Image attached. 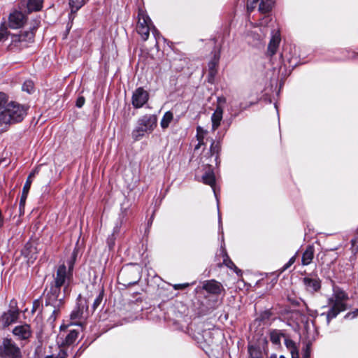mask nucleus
<instances>
[{
  "instance_id": "8fccbe9b",
  "label": "nucleus",
  "mask_w": 358,
  "mask_h": 358,
  "mask_svg": "<svg viewBox=\"0 0 358 358\" xmlns=\"http://www.w3.org/2000/svg\"><path fill=\"white\" fill-rule=\"evenodd\" d=\"M249 352H250V356H251L252 358H261V357L257 355V352H256V355H254V353L251 350V349H249Z\"/></svg>"
},
{
  "instance_id": "72a5a7b5",
  "label": "nucleus",
  "mask_w": 358,
  "mask_h": 358,
  "mask_svg": "<svg viewBox=\"0 0 358 358\" xmlns=\"http://www.w3.org/2000/svg\"><path fill=\"white\" fill-rule=\"evenodd\" d=\"M22 89L23 91L27 92L29 94H31L34 92V85L31 80H26L22 85Z\"/></svg>"
},
{
  "instance_id": "de8ad7c7",
  "label": "nucleus",
  "mask_w": 358,
  "mask_h": 358,
  "mask_svg": "<svg viewBox=\"0 0 358 358\" xmlns=\"http://www.w3.org/2000/svg\"><path fill=\"white\" fill-rule=\"evenodd\" d=\"M39 308H40V301L38 300H35L33 302V307H32L31 312L32 313L36 312L37 310V309H38Z\"/></svg>"
},
{
  "instance_id": "473e14b6",
  "label": "nucleus",
  "mask_w": 358,
  "mask_h": 358,
  "mask_svg": "<svg viewBox=\"0 0 358 358\" xmlns=\"http://www.w3.org/2000/svg\"><path fill=\"white\" fill-rule=\"evenodd\" d=\"M78 333L76 330H71L70 332L67 334L65 338V343L66 345H71L73 344L76 340L78 338Z\"/></svg>"
},
{
  "instance_id": "2eb2a0df",
  "label": "nucleus",
  "mask_w": 358,
  "mask_h": 358,
  "mask_svg": "<svg viewBox=\"0 0 358 358\" xmlns=\"http://www.w3.org/2000/svg\"><path fill=\"white\" fill-rule=\"evenodd\" d=\"M18 317V310H9L1 315V321L3 327H8L12 323L15 322Z\"/></svg>"
},
{
  "instance_id": "39448f33",
  "label": "nucleus",
  "mask_w": 358,
  "mask_h": 358,
  "mask_svg": "<svg viewBox=\"0 0 358 358\" xmlns=\"http://www.w3.org/2000/svg\"><path fill=\"white\" fill-rule=\"evenodd\" d=\"M62 286L57 285L55 283L52 282L50 287V289L47 290L45 296V305L46 306H51L53 308L51 318L53 320L56 319L57 315L59 312L60 306L63 303L64 296L61 293Z\"/></svg>"
},
{
  "instance_id": "f8f14e48",
  "label": "nucleus",
  "mask_w": 358,
  "mask_h": 358,
  "mask_svg": "<svg viewBox=\"0 0 358 358\" xmlns=\"http://www.w3.org/2000/svg\"><path fill=\"white\" fill-rule=\"evenodd\" d=\"M25 22V16L19 11L10 13L9 16V27L12 29L20 28Z\"/></svg>"
},
{
  "instance_id": "37998d69",
  "label": "nucleus",
  "mask_w": 358,
  "mask_h": 358,
  "mask_svg": "<svg viewBox=\"0 0 358 358\" xmlns=\"http://www.w3.org/2000/svg\"><path fill=\"white\" fill-rule=\"evenodd\" d=\"M358 316V308L352 312L348 313L345 315V319H353Z\"/></svg>"
},
{
  "instance_id": "f704fd0d",
  "label": "nucleus",
  "mask_w": 358,
  "mask_h": 358,
  "mask_svg": "<svg viewBox=\"0 0 358 358\" xmlns=\"http://www.w3.org/2000/svg\"><path fill=\"white\" fill-rule=\"evenodd\" d=\"M103 291L101 290L99 293V294L96 296V299L94 301V303L92 305L93 311H94L100 306L101 303L103 301Z\"/></svg>"
},
{
  "instance_id": "393cba45",
  "label": "nucleus",
  "mask_w": 358,
  "mask_h": 358,
  "mask_svg": "<svg viewBox=\"0 0 358 358\" xmlns=\"http://www.w3.org/2000/svg\"><path fill=\"white\" fill-rule=\"evenodd\" d=\"M270 341L273 345H280L282 337L285 336L280 330L273 329L270 331Z\"/></svg>"
},
{
  "instance_id": "c9c22d12",
  "label": "nucleus",
  "mask_w": 358,
  "mask_h": 358,
  "mask_svg": "<svg viewBox=\"0 0 358 358\" xmlns=\"http://www.w3.org/2000/svg\"><path fill=\"white\" fill-rule=\"evenodd\" d=\"M311 353V344L308 343L306 347L303 349L302 358H310Z\"/></svg>"
},
{
  "instance_id": "79ce46f5",
  "label": "nucleus",
  "mask_w": 358,
  "mask_h": 358,
  "mask_svg": "<svg viewBox=\"0 0 358 358\" xmlns=\"http://www.w3.org/2000/svg\"><path fill=\"white\" fill-rule=\"evenodd\" d=\"M351 243L352 252L356 254L358 252V239H352Z\"/></svg>"
},
{
  "instance_id": "c03bdc74",
  "label": "nucleus",
  "mask_w": 358,
  "mask_h": 358,
  "mask_svg": "<svg viewBox=\"0 0 358 358\" xmlns=\"http://www.w3.org/2000/svg\"><path fill=\"white\" fill-rule=\"evenodd\" d=\"M189 285H190V284H189V283H182V284H175L173 285V287L175 290H178V289H185Z\"/></svg>"
},
{
  "instance_id": "4468645a",
  "label": "nucleus",
  "mask_w": 358,
  "mask_h": 358,
  "mask_svg": "<svg viewBox=\"0 0 358 358\" xmlns=\"http://www.w3.org/2000/svg\"><path fill=\"white\" fill-rule=\"evenodd\" d=\"M13 334L20 340H27L31 336L30 326L27 324L17 326L13 329Z\"/></svg>"
},
{
  "instance_id": "c756f323",
  "label": "nucleus",
  "mask_w": 358,
  "mask_h": 358,
  "mask_svg": "<svg viewBox=\"0 0 358 358\" xmlns=\"http://www.w3.org/2000/svg\"><path fill=\"white\" fill-rule=\"evenodd\" d=\"M86 0H69L71 13L78 11L85 3Z\"/></svg>"
},
{
  "instance_id": "4c0bfd02",
  "label": "nucleus",
  "mask_w": 358,
  "mask_h": 358,
  "mask_svg": "<svg viewBox=\"0 0 358 358\" xmlns=\"http://www.w3.org/2000/svg\"><path fill=\"white\" fill-rule=\"evenodd\" d=\"M297 256V253H296L293 257H292L287 263H286L282 268L281 272L285 271L288 268H289L296 261Z\"/></svg>"
},
{
  "instance_id": "5701e85b",
  "label": "nucleus",
  "mask_w": 358,
  "mask_h": 358,
  "mask_svg": "<svg viewBox=\"0 0 358 358\" xmlns=\"http://www.w3.org/2000/svg\"><path fill=\"white\" fill-rule=\"evenodd\" d=\"M37 28V26H33L30 27L29 31H26L21 32V34L17 36V41H26V42H31L33 41L34 38V30Z\"/></svg>"
},
{
  "instance_id": "7c9ffc66",
  "label": "nucleus",
  "mask_w": 358,
  "mask_h": 358,
  "mask_svg": "<svg viewBox=\"0 0 358 358\" xmlns=\"http://www.w3.org/2000/svg\"><path fill=\"white\" fill-rule=\"evenodd\" d=\"M220 150V144L219 142H215L213 140H212L210 148V152L211 156H215V161H217L218 157V154Z\"/></svg>"
},
{
  "instance_id": "13d9d810",
  "label": "nucleus",
  "mask_w": 358,
  "mask_h": 358,
  "mask_svg": "<svg viewBox=\"0 0 358 358\" xmlns=\"http://www.w3.org/2000/svg\"><path fill=\"white\" fill-rule=\"evenodd\" d=\"M73 358H76V357H73Z\"/></svg>"
},
{
  "instance_id": "0eeeda50",
  "label": "nucleus",
  "mask_w": 358,
  "mask_h": 358,
  "mask_svg": "<svg viewBox=\"0 0 358 358\" xmlns=\"http://www.w3.org/2000/svg\"><path fill=\"white\" fill-rule=\"evenodd\" d=\"M72 278V273L67 271L66 266L65 264H62L57 268L56 275L54 278L53 283L57 285L64 286V291L66 289V286L69 284Z\"/></svg>"
},
{
  "instance_id": "4be33fe9",
  "label": "nucleus",
  "mask_w": 358,
  "mask_h": 358,
  "mask_svg": "<svg viewBox=\"0 0 358 358\" xmlns=\"http://www.w3.org/2000/svg\"><path fill=\"white\" fill-rule=\"evenodd\" d=\"M208 134V131L203 127L198 126L196 127V140L198 141L197 145H195L194 150H199L201 145H204V138Z\"/></svg>"
},
{
  "instance_id": "9b49d317",
  "label": "nucleus",
  "mask_w": 358,
  "mask_h": 358,
  "mask_svg": "<svg viewBox=\"0 0 358 358\" xmlns=\"http://www.w3.org/2000/svg\"><path fill=\"white\" fill-rule=\"evenodd\" d=\"M203 289L211 294H220L224 290L222 284L215 280H206L203 282Z\"/></svg>"
},
{
  "instance_id": "6e6552de",
  "label": "nucleus",
  "mask_w": 358,
  "mask_h": 358,
  "mask_svg": "<svg viewBox=\"0 0 358 358\" xmlns=\"http://www.w3.org/2000/svg\"><path fill=\"white\" fill-rule=\"evenodd\" d=\"M305 289L310 293L314 294L321 289V280L317 275L308 274L302 280Z\"/></svg>"
},
{
  "instance_id": "20e7f679",
  "label": "nucleus",
  "mask_w": 358,
  "mask_h": 358,
  "mask_svg": "<svg viewBox=\"0 0 358 358\" xmlns=\"http://www.w3.org/2000/svg\"><path fill=\"white\" fill-rule=\"evenodd\" d=\"M157 117L155 115H145L137 121L136 128L132 131L134 141H139L147 134H150L157 125Z\"/></svg>"
},
{
  "instance_id": "ea45409f",
  "label": "nucleus",
  "mask_w": 358,
  "mask_h": 358,
  "mask_svg": "<svg viewBox=\"0 0 358 358\" xmlns=\"http://www.w3.org/2000/svg\"><path fill=\"white\" fill-rule=\"evenodd\" d=\"M116 237L114 234L110 235L107 238V245L110 250H113L115 245Z\"/></svg>"
},
{
  "instance_id": "6ab92c4d",
  "label": "nucleus",
  "mask_w": 358,
  "mask_h": 358,
  "mask_svg": "<svg viewBox=\"0 0 358 358\" xmlns=\"http://www.w3.org/2000/svg\"><path fill=\"white\" fill-rule=\"evenodd\" d=\"M202 181L204 184L208 185L213 188L214 194L217 197L216 192L214 188L215 185V177L213 171L211 169H209L202 176Z\"/></svg>"
},
{
  "instance_id": "f03ea898",
  "label": "nucleus",
  "mask_w": 358,
  "mask_h": 358,
  "mask_svg": "<svg viewBox=\"0 0 358 358\" xmlns=\"http://www.w3.org/2000/svg\"><path fill=\"white\" fill-rule=\"evenodd\" d=\"M27 108L15 101H8L6 94L0 92V132L6 131L11 124L24 118Z\"/></svg>"
},
{
  "instance_id": "b1692460",
  "label": "nucleus",
  "mask_w": 358,
  "mask_h": 358,
  "mask_svg": "<svg viewBox=\"0 0 358 358\" xmlns=\"http://www.w3.org/2000/svg\"><path fill=\"white\" fill-rule=\"evenodd\" d=\"M138 21L137 25H141V24L143 27L152 25L150 18L149 17V16L145 13V12L143 10H142V9L138 10Z\"/></svg>"
},
{
  "instance_id": "e433bc0d",
  "label": "nucleus",
  "mask_w": 358,
  "mask_h": 358,
  "mask_svg": "<svg viewBox=\"0 0 358 358\" xmlns=\"http://www.w3.org/2000/svg\"><path fill=\"white\" fill-rule=\"evenodd\" d=\"M297 256V253H296L293 257H292L287 263H286L282 268L281 272L285 271L288 268H289L296 261Z\"/></svg>"
},
{
  "instance_id": "dca6fc26",
  "label": "nucleus",
  "mask_w": 358,
  "mask_h": 358,
  "mask_svg": "<svg viewBox=\"0 0 358 358\" xmlns=\"http://www.w3.org/2000/svg\"><path fill=\"white\" fill-rule=\"evenodd\" d=\"M21 3L29 12L38 11L42 8L43 0H22Z\"/></svg>"
},
{
  "instance_id": "ddd939ff",
  "label": "nucleus",
  "mask_w": 358,
  "mask_h": 358,
  "mask_svg": "<svg viewBox=\"0 0 358 358\" xmlns=\"http://www.w3.org/2000/svg\"><path fill=\"white\" fill-rule=\"evenodd\" d=\"M136 31L143 41H147L148 39L150 31H152V33L156 39H157L159 35V31L155 27H153V25L143 27L141 24V25L136 26Z\"/></svg>"
},
{
  "instance_id": "6e6d98bb",
  "label": "nucleus",
  "mask_w": 358,
  "mask_h": 358,
  "mask_svg": "<svg viewBox=\"0 0 358 358\" xmlns=\"http://www.w3.org/2000/svg\"><path fill=\"white\" fill-rule=\"evenodd\" d=\"M279 358H285L283 355H281Z\"/></svg>"
},
{
  "instance_id": "49530a36",
  "label": "nucleus",
  "mask_w": 358,
  "mask_h": 358,
  "mask_svg": "<svg viewBox=\"0 0 358 358\" xmlns=\"http://www.w3.org/2000/svg\"><path fill=\"white\" fill-rule=\"evenodd\" d=\"M85 103V98L83 96H80L77 99L76 101V106L78 108H81Z\"/></svg>"
},
{
  "instance_id": "3c124183",
  "label": "nucleus",
  "mask_w": 358,
  "mask_h": 358,
  "mask_svg": "<svg viewBox=\"0 0 358 358\" xmlns=\"http://www.w3.org/2000/svg\"><path fill=\"white\" fill-rule=\"evenodd\" d=\"M65 357H66V354L63 353L62 355H59V357L57 358H65Z\"/></svg>"
},
{
  "instance_id": "1a4fd4ad",
  "label": "nucleus",
  "mask_w": 358,
  "mask_h": 358,
  "mask_svg": "<svg viewBox=\"0 0 358 358\" xmlns=\"http://www.w3.org/2000/svg\"><path fill=\"white\" fill-rule=\"evenodd\" d=\"M148 92L143 87H138L133 93L132 105L136 108H140L148 101Z\"/></svg>"
},
{
  "instance_id": "c85d7f7f",
  "label": "nucleus",
  "mask_w": 358,
  "mask_h": 358,
  "mask_svg": "<svg viewBox=\"0 0 358 358\" xmlns=\"http://www.w3.org/2000/svg\"><path fill=\"white\" fill-rule=\"evenodd\" d=\"M223 264L227 266L230 269L234 270L237 273L238 272H241L240 270L238 269V268L236 266V265L234 264V262L230 259L229 257L227 254V252L223 250Z\"/></svg>"
},
{
  "instance_id": "4d7b16f0",
  "label": "nucleus",
  "mask_w": 358,
  "mask_h": 358,
  "mask_svg": "<svg viewBox=\"0 0 358 358\" xmlns=\"http://www.w3.org/2000/svg\"><path fill=\"white\" fill-rule=\"evenodd\" d=\"M46 358H51L50 357H46Z\"/></svg>"
},
{
  "instance_id": "a19ab883",
  "label": "nucleus",
  "mask_w": 358,
  "mask_h": 358,
  "mask_svg": "<svg viewBox=\"0 0 358 358\" xmlns=\"http://www.w3.org/2000/svg\"><path fill=\"white\" fill-rule=\"evenodd\" d=\"M122 224V220H120L114 227L112 234H114L115 236L120 232Z\"/></svg>"
},
{
  "instance_id": "5fc2aeb1",
  "label": "nucleus",
  "mask_w": 358,
  "mask_h": 358,
  "mask_svg": "<svg viewBox=\"0 0 358 358\" xmlns=\"http://www.w3.org/2000/svg\"><path fill=\"white\" fill-rule=\"evenodd\" d=\"M136 282H136H129V285H134V284H135Z\"/></svg>"
},
{
  "instance_id": "603ef678",
  "label": "nucleus",
  "mask_w": 358,
  "mask_h": 358,
  "mask_svg": "<svg viewBox=\"0 0 358 358\" xmlns=\"http://www.w3.org/2000/svg\"><path fill=\"white\" fill-rule=\"evenodd\" d=\"M221 224H222L221 217H220V215L219 214V225H220V227H221Z\"/></svg>"
},
{
  "instance_id": "7ed1b4c3",
  "label": "nucleus",
  "mask_w": 358,
  "mask_h": 358,
  "mask_svg": "<svg viewBox=\"0 0 358 358\" xmlns=\"http://www.w3.org/2000/svg\"><path fill=\"white\" fill-rule=\"evenodd\" d=\"M349 299L348 294L337 286L333 287V293L327 299L329 308L327 313H323L320 317H324L327 324L329 325L331 320L348 308L347 301Z\"/></svg>"
},
{
  "instance_id": "a211bd4d",
  "label": "nucleus",
  "mask_w": 358,
  "mask_h": 358,
  "mask_svg": "<svg viewBox=\"0 0 358 358\" xmlns=\"http://www.w3.org/2000/svg\"><path fill=\"white\" fill-rule=\"evenodd\" d=\"M314 247L313 245H308L302 255L301 264L303 266L309 265L314 257Z\"/></svg>"
},
{
  "instance_id": "412c9836",
  "label": "nucleus",
  "mask_w": 358,
  "mask_h": 358,
  "mask_svg": "<svg viewBox=\"0 0 358 358\" xmlns=\"http://www.w3.org/2000/svg\"><path fill=\"white\" fill-rule=\"evenodd\" d=\"M284 343L287 349L290 352L292 358H299L296 344L287 336L285 338Z\"/></svg>"
},
{
  "instance_id": "f3484780",
  "label": "nucleus",
  "mask_w": 358,
  "mask_h": 358,
  "mask_svg": "<svg viewBox=\"0 0 358 358\" xmlns=\"http://www.w3.org/2000/svg\"><path fill=\"white\" fill-rule=\"evenodd\" d=\"M223 110L220 106H217L211 116L212 130L215 131L222 120Z\"/></svg>"
},
{
  "instance_id": "bb28decb",
  "label": "nucleus",
  "mask_w": 358,
  "mask_h": 358,
  "mask_svg": "<svg viewBox=\"0 0 358 358\" xmlns=\"http://www.w3.org/2000/svg\"><path fill=\"white\" fill-rule=\"evenodd\" d=\"M173 120V114L171 111H167L163 115L160 125L163 129H167L169 127L170 123Z\"/></svg>"
},
{
  "instance_id": "864d4df0",
  "label": "nucleus",
  "mask_w": 358,
  "mask_h": 358,
  "mask_svg": "<svg viewBox=\"0 0 358 358\" xmlns=\"http://www.w3.org/2000/svg\"><path fill=\"white\" fill-rule=\"evenodd\" d=\"M270 358H278L277 355L275 354H273L271 355Z\"/></svg>"
},
{
  "instance_id": "09e8293b",
  "label": "nucleus",
  "mask_w": 358,
  "mask_h": 358,
  "mask_svg": "<svg viewBox=\"0 0 358 358\" xmlns=\"http://www.w3.org/2000/svg\"><path fill=\"white\" fill-rule=\"evenodd\" d=\"M38 170L35 169L32 172L30 173L27 178H29V180H32V178L35 176L36 173H38Z\"/></svg>"
},
{
  "instance_id": "aec40b11",
  "label": "nucleus",
  "mask_w": 358,
  "mask_h": 358,
  "mask_svg": "<svg viewBox=\"0 0 358 358\" xmlns=\"http://www.w3.org/2000/svg\"><path fill=\"white\" fill-rule=\"evenodd\" d=\"M31 182H32V180H29V178H27L25 184L24 185L22 195L20 197V211L22 209H24V208L26 199L27 198V195H28L29 191L30 189Z\"/></svg>"
},
{
  "instance_id": "f257e3e1",
  "label": "nucleus",
  "mask_w": 358,
  "mask_h": 358,
  "mask_svg": "<svg viewBox=\"0 0 358 358\" xmlns=\"http://www.w3.org/2000/svg\"><path fill=\"white\" fill-rule=\"evenodd\" d=\"M259 15L268 13L273 4V0H248L247 10L248 13V23L246 24V36L249 38V42L254 45L261 41L268 33V23L271 21L269 15H265L258 20L255 19V16L250 15V13L256 8L258 3Z\"/></svg>"
},
{
  "instance_id": "9d476101",
  "label": "nucleus",
  "mask_w": 358,
  "mask_h": 358,
  "mask_svg": "<svg viewBox=\"0 0 358 358\" xmlns=\"http://www.w3.org/2000/svg\"><path fill=\"white\" fill-rule=\"evenodd\" d=\"M88 307L85 299H78L77 306L71 314V320H80L85 317V313L87 311Z\"/></svg>"
},
{
  "instance_id": "cd10ccee",
  "label": "nucleus",
  "mask_w": 358,
  "mask_h": 358,
  "mask_svg": "<svg viewBox=\"0 0 358 358\" xmlns=\"http://www.w3.org/2000/svg\"><path fill=\"white\" fill-rule=\"evenodd\" d=\"M77 256H78V250L76 248H75L71 254V257H70L69 259H68L66 261V264H65L66 266L67 271H69L71 273L73 272Z\"/></svg>"
},
{
  "instance_id": "423d86ee",
  "label": "nucleus",
  "mask_w": 358,
  "mask_h": 358,
  "mask_svg": "<svg viewBox=\"0 0 358 358\" xmlns=\"http://www.w3.org/2000/svg\"><path fill=\"white\" fill-rule=\"evenodd\" d=\"M0 356L3 358H22V352L12 339L4 338L0 348Z\"/></svg>"
},
{
  "instance_id": "2f4dec72",
  "label": "nucleus",
  "mask_w": 358,
  "mask_h": 358,
  "mask_svg": "<svg viewBox=\"0 0 358 358\" xmlns=\"http://www.w3.org/2000/svg\"><path fill=\"white\" fill-rule=\"evenodd\" d=\"M218 58H214L212 61L208 63V71L209 76L214 77L217 73V66L218 64Z\"/></svg>"
},
{
  "instance_id": "a878e982",
  "label": "nucleus",
  "mask_w": 358,
  "mask_h": 358,
  "mask_svg": "<svg viewBox=\"0 0 358 358\" xmlns=\"http://www.w3.org/2000/svg\"><path fill=\"white\" fill-rule=\"evenodd\" d=\"M280 38L279 36H273L272 38L270 41V43L268 46V54L272 56L273 55L278 49V47L280 43Z\"/></svg>"
},
{
  "instance_id": "58836bf2",
  "label": "nucleus",
  "mask_w": 358,
  "mask_h": 358,
  "mask_svg": "<svg viewBox=\"0 0 358 358\" xmlns=\"http://www.w3.org/2000/svg\"><path fill=\"white\" fill-rule=\"evenodd\" d=\"M297 256V253H296L293 257H292L287 263H286L282 268L281 272L285 271L288 268H289L296 261Z\"/></svg>"
},
{
  "instance_id": "a18cd8bd",
  "label": "nucleus",
  "mask_w": 358,
  "mask_h": 358,
  "mask_svg": "<svg viewBox=\"0 0 358 358\" xmlns=\"http://www.w3.org/2000/svg\"><path fill=\"white\" fill-rule=\"evenodd\" d=\"M8 38V31L6 29H2L0 30V41H3Z\"/></svg>"
}]
</instances>
